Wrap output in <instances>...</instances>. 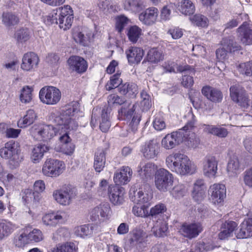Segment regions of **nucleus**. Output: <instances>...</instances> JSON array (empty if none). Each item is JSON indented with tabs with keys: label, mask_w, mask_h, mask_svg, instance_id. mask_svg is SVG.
<instances>
[{
	"label": "nucleus",
	"mask_w": 252,
	"mask_h": 252,
	"mask_svg": "<svg viewBox=\"0 0 252 252\" xmlns=\"http://www.w3.org/2000/svg\"><path fill=\"white\" fill-rule=\"evenodd\" d=\"M80 111V105L78 101H72L66 104L62 110L60 115L55 117V124L62 126V129L74 130L78 126V124L72 117Z\"/></svg>",
	"instance_id": "obj_1"
},
{
	"label": "nucleus",
	"mask_w": 252,
	"mask_h": 252,
	"mask_svg": "<svg viewBox=\"0 0 252 252\" xmlns=\"http://www.w3.org/2000/svg\"><path fill=\"white\" fill-rule=\"evenodd\" d=\"M166 163L168 168L172 172L185 175L191 173L192 163L185 155L176 153L166 158Z\"/></svg>",
	"instance_id": "obj_2"
},
{
	"label": "nucleus",
	"mask_w": 252,
	"mask_h": 252,
	"mask_svg": "<svg viewBox=\"0 0 252 252\" xmlns=\"http://www.w3.org/2000/svg\"><path fill=\"white\" fill-rule=\"evenodd\" d=\"M73 20V11L68 5L53 10L48 18L51 24H59L60 28L63 30L71 27Z\"/></svg>",
	"instance_id": "obj_3"
},
{
	"label": "nucleus",
	"mask_w": 252,
	"mask_h": 252,
	"mask_svg": "<svg viewBox=\"0 0 252 252\" xmlns=\"http://www.w3.org/2000/svg\"><path fill=\"white\" fill-rule=\"evenodd\" d=\"M62 129V126L55 127L51 125H34L30 128L31 135L37 140L47 141L52 138Z\"/></svg>",
	"instance_id": "obj_4"
},
{
	"label": "nucleus",
	"mask_w": 252,
	"mask_h": 252,
	"mask_svg": "<svg viewBox=\"0 0 252 252\" xmlns=\"http://www.w3.org/2000/svg\"><path fill=\"white\" fill-rule=\"evenodd\" d=\"M173 176L167 170L160 168L156 172L155 184L157 189L160 191L166 192L173 186Z\"/></svg>",
	"instance_id": "obj_5"
},
{
	"label": "nucleus",
	"mask_w": 252,
	"mask_h": 252,
	"mask_svg": "<svg viewBox=\"0 0 252 252\" xmlns=\"http://www.w3.org/2000/svg\"><path fill=\"white\" fill-rule=\"evenodd\" d=\"M64 164L62 161L49 158L44 162L42 172L47 177H57L64 171Z\"/></svg>",
	"instance_id": "obj_6"
},
{
	"label": "nucleus",
	"mask_w": 252,
	"mask_h": 252,
	"mask_svg": "<svg viewBox=\"0 0 252 252\" xmlns=\"http://www.w3.org/2000/svg\"><path fill=\"white\" fill-rule=\"evenodd\" d=\"M39 98L46 104H56L61 99V92L59 89L53 86H45L40 91Z\"/></svg>",
	"instance_id": "obj_7"
},
{
	"label": "nucleus",
	"mask_w": 252,
	"mask_h": 252,
	"mask_svg": "<svg viewBox=\"0 0 252 252\" xmlns=\"http://www.w3.org/2000/svg\"><path fill=\"white\" fill-rule=\"evenodd\" d=\"M107 99L108 103L110 106L115 104L118 105H123L121 109L118 111L119 119L120 117L122 119V117L123 116H126L127 118H131L133 115L135 107H136L135 104L133 105L131 108H129V103L126 102L124 99L115 94L109 95Z\"/></svg>",
	"instance_id": "obj_8"
},
{
	"label": "nucleus",
	"mask_w": 252,
	"mask_h": 252,
	"mask_svg": "<svg viewBox=\"0 0 252 252\" xmlns=\"http://www.w3.org/2000/svg\"><path fill=\"white\" fill-rule=\"evenodd\" d=\"M76 195V189L71 186H64L53 192L54 199L63 205H69Z\"/></svg>",
	"instance_id": "obj_9"
},
{
	"label": "nucleus",
	"mask_w": 252,
	"mask_h": 252,
	"mask_svg": "<svg viewBox=\"0 0 252 252\" xmlns=\"http://www.w3.org/2000/svg\"><path fill=\"white\" fill-rule=\"evenodd\" d=\"M193 121L188 122L182 128L184 130L183 142L189 148H195L200 143V140L194 132L191 130L194 126Z\"/></svg>",
	"instance_id": "obj_10"
},
{
	"label": "nucleus",
	"mask_w": 252,
	"mask_h": 252,
	"mask_svg": "<svg viewBox=\"0 0 252 252\" xmlns=\"http://www.w3.org/2000/svg\"><path fill=\"white\" fill-rule=\"evenodd\" d=\"M184 130L179 129L167 134L161 141L162 146L166 149H172L183 142Z\"/></svg>",
	"instance_id": "obj_11"
},
{
	"label": "nucleus",
	"mask_w": 252,
	"mask_h": 252,
	"mask_svg": "<svg viewBox=\"0 0 252 252\" xmlns=\"http://www.w3.org/2000/svg\"><path fill=\"white\" fill-rule=\"evenodd\" d=\"M129 198L134 203L143 204L147 203L152 198L151 193H147L142 188L136 189L132 187L129 192Z\"/></svg>",
	"instance_id": "obj_12"
},
{
	"label": "nucleus",
	"mask_w": 252,
	"mask_h": 252,
	"mask_svg": "<svg viewBox=\"0 0 252 252\" xmlns=\"http://www.w3.org/2000/svg\"><path fill=\"white\" fill-rule=\"evenodd\" d=\"M125 189L117 185L108 187L107 194L110 202L115 205H121L124 202Z\"/></svg>",
	"instance_id": "obj_13"
},
{
	"label": "nucleus",
	"mask_w": 252,
	"mask_h": 252,
	"mask_svg": "<svg viewBox=\"0 0 252 252\" xmlns=\"http://www.w3.org/2000/svg\"><path fill=\"white\" fill-rule=\"evenodd\" d=\"M218 160L214 156H209L203 161V172L205 176L215 178L218 171Z\"/></svg>",
	"instance_id": "obj_14"
},
{
	"label": "nucleus",
	"mask_w": 252,
	"mask_h": 252,
	"mask_svg": "<svg viewBox=\"0 0 252 252\" xmlns=\"http://www.w3.org/2000/svg\"><path fill=\"white\" fill-rule=\"evenodd\" d=\"M209 191L210 199L214 204L218 205L223 202L226 196V189L224 185L215 184L210 186Z\"/></svg>",
	"instance_id": "obj_15"
},
{
	"label": "nucleus",
	"mask_w": 252,
	"mask_h": 252,
	"mask_svg": "<svg viewBox=\"0 0 252 252\" xmlns=\"http://www.w3.org/2000/svg\"><path fill=\"white\" fill-rule=\"evenodd\" d=\"M38 63L39 58L35 53L28 52L23 57L21 68L25 71H32L37 67Z\"/></svg>",
	"instance_id": "obj_16"
},
{
	"label": "nucleus",
	"mask_w": 252,
	"mask_h": 252,
	"mask_svg": "<svg viewBox=\"0 0 252 252\" xmlns=\"http://www.w3.org/2000/svg\"><path fill=\"white\" fill-rule=\"evenodd\" d=\"M132 173L130 167L124 166L114 174V181L117 185H126L130 181Z\"/></svg>",
	"instance_id": "obj_17"
},
{
	"label": "nucleus",
	"mask_w": 252,
	"mask_h": 252,
	"mask_svg": "<svg viewBox=\"0 0 252 252\" xmlns=\"http://www.w3.org/2000/svg\"><path fill=\"white\" fill-rule=\"evenodd\" d=\"M238 36L244 45L252 44V29L250 24L245 21L237 29Z\"/></svg>",
	"instance_id": "obj_18"
},
{
	"label": "nucleus",
	"mask_w": 252,
	"mask_h": 252,
	"mask_svg": "<svg viewBox=\"0 0 252 252\" xmlns=\"http://www.w3.org/2000/svg\"><path fill=\"white\" fill-rule=\"evenodd\" d=\"M202 231V227L200 223L194 222L185 223L180 228V232L185 237L192 239L197 237Z\"/></svg>",
	"instance_id": "obj_19"
},
{
	"label": "nucleus",
	"mask_w": 252,
	"mask_h": 252,
	"mask_svg": "<svg viewBox=\"0 0 252 252\" xmlns=\"http://www.w3.org/2000/svg\"><path fill=\"white\" fill-rule=\"evenodd\" d=\"M158 14V11L157 8L150 7L139 15V19L143 24L151 26L156 22Z\"/></svg>",
	"instance_id": "obj_20"
},
{
	"label": "nucleus",
	"mask_w": 252,
	"mask_h": 252,
	"mask_svg": "<svg viewBox=\"0 0 252 252\" xmlns=\"http://www.w3.org/2000/svg\"><path fill=\"white\" fill-rule=\"evenodd\" d=\"M67 62L70 68L79 73L84 72L88 68L87 62L80 56H71Z\"/></svg>",
	"instance_id": "obj_21"
},
{
	"label": "nucleus",
	"mask_w": 252,
	"mask_h": 252,
	"mask_svg": "<svg viewBox=\"0 0 252 252\" xmlns=\"http://www.w3.org/2000/svg\"><path fill=\"white\" fill-rule=\"evenodd\" d=\"M148 234L143 230L135 228L132 230L129 240L130 244L132 247H141L147 241Z\"/></svg>",
	"instance_id": "obj_22"
},
{
	"label": "nucleus",
	"mask_w": 252,
	"mask_h": 252,
	"mask_svg": "<svg viewBox=\"0 0 252 252\" xmlns=\"http://www.w3.org/2000/svg\"><path fill=\"white\" fill-rule=\"evenodd\" d=\"M111 208L107 202H103L94 208L90 213L91 219L95 221L99 219V216L103 218H107L110 214Z\"/></svg>",
	"instance_id": "obj_23"
},
{
	"label": "nucleus",
	"mask_w": 252,
	"mask_h": 252,
	"mask_svg": "<svg viewBox=\"0 0 252 252\" xmlns=\"http://www.w3.org/2000/svg\"><path fill=\"white\" fill-rule=\"evenodd\" d=\"M202 94L209 100L215 103L221 101L223 95L221 92L216 88L209 86H206L202 88Z\"/></svg>",
	"instance_id": "obj_24"
},
{
	"label": "nucleus",
	"mask_w": 252,
	"mask_h": 252,
	"mask_svg": "<svg viewBox=\"0 0 252 252\" xmlns=\"http://www.w3.org/2000/svg\"><path fill=\"white\" fill-rule=\"evenodd\" d=\"M159 150L158 143L156 140H152L145 143L141 151L146 158H153L157 156Z\"/></svg>",
	"instance_id": "obj_25"
},
{
	"label": "nucleus",
	"mask_w": 252,
	"mask_h": 252,
	"mask_svg": "<svg viewBox=\"0 0 252 252\" xmlns=\"http://www.w3.org/2000/svg\"><path fill=\"white\" fill-rule=\"evenodd\" d=\"M59 141L61 152L68 155L73 153L75 146L71 142V139L69 137L67 132L63 133L60 137Z\"/></svg>",
	"instance_id": "obj_26"
},
{
	"label": "nucleus",
	"mask_w": 252,
	"mask_h": 252,
	"mask_svg": "<svg viewBox=\"0 0 252 252\" xmlns=\"http://www.w3.org/2000/svg\"><path fill=\"white\" fill-rule=\"evenodd\" d=\"M106 150L98 149L94 156V168L96 172H100L103 170L106 163Z\"/></svg>",
	"instance_id": "obj_27"
},
{
	"label": "nucleus",
	"mask_w": 252,
	"mask_h": 252,
	"mask_svg": "<svg viewBox=\"0 0 252 252\" xmlns=\"http://www.w3.org/2000/svg\"><path fill=\"white\" fill-rule=\"evenodd\" d=\"M126 54L129 64H138L144 56V51L140 48L133 47L126 51Z\"/></svg>",
	"instance_id": "obj_28"
},
{
	"label": "nucleus",
	"mask_w": 252,
	"mask_h": 252,
	"mask_svg": "<svg viewBox=\"0 0 252 252\" xmlns=\"http://www.w3.org/2000/svg\"><path fill=\"white\" fill-rule=\"evenodd\" d=\"M205 190L204 181L202 179L197 180L193 185L192 197L196 201H201L205 196Z\"/></svg>",
	"instance_id": "obj_29"
},
{
	"label": "nucleus",
	"mask_w": 252,
	"mask_h": 252,
	"mask_svg": "<svg viewBox=\"0 0 252 252\" xmlns=\"http://www.w3.org/2000/svg\"><path fill=\"white\" fill-rule=\"evenodd\" d=\"M151 230L156 237H164L169 232L168 223L163 220H159L154 224Z\"/></svg>",
	"instance_id": "obj_30"
},
{
	"label": "nucleus",
	"mask_w": 252,
	"mask_h": 252,
	"mask_svg": "<svg viewBox=\"0 0 252 252\" xmlns=\"http://www.w3.org/2000/svg\"><path fill=\"white\" fill-rule=\"evenodd\" d=\"M16 225L6 220H0V240L9 236L16 229Z\"/></svg>",
	"instance_id": "obj_31"
},
{
	"label": "nucleus",
	"mask_w": 252,
	"mask_h": 252,
	"mask_svg": "<svg viewBox=\"0 0 252 252\" xmlns=\"http://www.w3.org/2000/svg\"><path fill=\"white\" fill-rule=\"evenodd\" d=\"M237 226V223L234 221H227L225 222L222 224L220 232L218 235L219 239L224 240L232 236Z\"/></svg>",
	"instance_id": "obj_32"
},
{
	"label": "nucleus",
	"mask_w": 252,
	"mask_h": 252,
	"mask_svg": "<svg viewBox=\"0 0 252 252\" xmlns=\"http://www.w3.org/2000/svg\"><path fill=\"white\" fill-rule=\"evenodd\" d=\"M240 226L237 233V238L243 239L252 236V218L244 220Z\"/></svg>",
	"instance_id": "obj_33"
},
{
	"label": "nucleus",
	"mask_w": 252,
	"mask_h": 252,
	"mask_svg": "<svg viewBox=\"0 0 252 252\" xmlns=\"http://www.w3.org/2000/svg\"><path fill=\"white\" fill-rule=\"evenodd\" d=\"M50 147L45 144H38L33 148L31 154V159L34 163H38L42 158L45 153L48 152Z\"/></svg>",
	"instance_id": "obj_34"
},
{
	"label": "nucleus",
	"mask_w": 252,
	"mask_h": 252,
	"mask_svg": "<svg viewBox=\"0 0 252 252\" xmlns=\"http://www.w3.org/2000/svg\"><path fill=\"white\" fill-rule=\"evenodd\" d=\"M63 214L59 212L46 214L42 217L43 223L46 226H55L63 219Z\"/></svg>",
	"instance_id": "obj_35"
},
{
	"label": "nucleus",
	"mask_w": 252,
	"mask_h": 252,
	"mask_svg": "<svg viewBox=\"0 0 252 252\" xmlns=\"http://www.w3.org/2000/svg\"><path fill=\"white\" fill-rule=\"evenodd\" d=\"M123 6L125 10L132 13H137L144 7L143 0H124Z\"/></svg>",
	"instance_id": "obj_36"
},
{
	"label": "nucleus",
	"mask_w": 252,
	"mask_h": 252,
	"mask_svg": "<svg viewBox=\"0 0 252 252\" xmlns=\"http://www.w3.org/2000/svg\"><path fill=\"white\" fill-rule=\"evenodd\" d=\"M119 91L122 94L133 98L138 93V87L134 83H126L119 87Z\"/></svg>",
	"instance_id": "obj_37"
},
{
	"label": "nucleus",
	"mask_w": 252,
	"mask_h": 252,
	"mask_svg": "<svg viewBox=\"0 0 252 252\" xmlns=\"http://www.w3.org/2000/svg\"><path fill=\"white\" fill-rule=\"evenodd\" d=\"M204 131L220 138H225L228 135V131L226 128L213 125H204Z\"/></svg>",
	"instance_id": "obj_38"
},
{
	"label": "nucleus",
	"mask_w": 252,
	"mask_h": 252,
	"mask_svg": "<svg viewBox=\"0 0 252 252\" xmlns=\"http://www.w3.org/2000/svg\"><path fill=\"white\" fill-rule=\"evenodd\" d=\"M15 144L12 141L5 144L4 146L0 149V156L5 159L11 158L16 154Z\"/></svg>",
	"instance_id": "obj_39"
},
{
	"label": "nucleus",
	"mask_w": 252,
	"mask_h": 252,
	"mask_svg": "<svg viewBox=\"0 0 252 252\" xmlns=\"http://www.w3.org/2000/svg\"><path fill=\"white\" fill-rule=\"evenodd\" d=\"M155 165L151 162H141L137 168V172L142 179L150 177L155 172Z\"/></svg>",
	"instance_id": "obj_40"
},
{
	"label": "nucleus",
	"mask_w": 252,
	"mask_h": 252,
	"mask_svg": "<svg viewBox=\"0 0 252 252\" xmlns=\"http://www.w3.org/2000/svg\"><path fill=\"white\" fill-rule=\"evenodd\" d=\"M178 10L183 14L190 15L195 12V6L190 0H182L178 3Z\"/></svg>",
	"instance_id": "obj_41"
},
{
	"label": "nucleus",
	"mask_w": 252,
	"mask_h": 252,
	"mask_svg": "<svg viewBox=\"0 0 252 252\" xmlns=\"http://www.w3.org/2000/svg\"><path fill=\"white\" fill-rule=\"evenodd\" d=\"M182 72V85L186 88L191 87L193 83V76L195 74V71L193 68L189 65V67L187 69L180 71Z\"/></svg>",
	"instance_id": "obj_42"
},
{
	"label": "nucleus",
	"mask_w": 252,
	"mask_h": 252,
	"mask_svg": "<svg viewBox=\"0 0 252 252\" xmlns=\"http://www.w3.org/2000/svg\"><path fill=\"white\" fill-rule=\"evenodd\" d=\"M110 111L111 108L108 107L102 110L101 120L100 122L99 127L102 132H107L110 127L111 124L109 120Z\"/></svg>",
	"instance_id": "obj_43"
},
{
	"label": "nucleus",
	"mask_w": 252,
	"mask_h": 252,
	"mask_svg": "<svg viewBox=\"0 0 252 252\" xmlns=\"http://www.w3.org/2000/svg\"><path fill=\"white\" fill-rule=\"evenodd\" d=\"M2 24L6 27L17 25L19 22V17L15 14L9 12H4L1 15Z\"/></svg>",
	"instance_id": "obj_44"
},
{
	"label": "nucleus",
	"mask_w": 252,
	"mask_h": 252,
	"mask_svg": "<svg viewBox=\"0 0 252 252\" xmlns=\"http://www.w3.org/2000/svg\"><path fill=\"white\" fill-rule=\"evenodd\" d=\"M13 37L17 43H23L30 39L31 32L27 28H21L15 32Z\"/></svg>",
	"instance_id": "obj_45"
},
{
	"label": "nucleus",
	"mask_w": 252,
	"mask_h": 252,
	"mask_svg": "<svg viewBox=\"0 0 252 252\" xmlns=\"http://www.w3.org/2000/svg\"><path fill=\"white\" fill-rule=\"evenodd\" d=\"M163 59V55L160 50L153 48L149 50L147 56V60L151 63H156Z\"/></svg>",
	"instance_id": "obj_46"
},
{
	"label": "nucleus",
	"mask_w": 252,
	"mask_h": 252,
	"mask_svg": "<svg viewBox=\"0 0 252 252\" xmlns=\"http://www.w3.org/2000/svg\"><path fill=\"white\" fill-rule=\"evenodd\" d=\"M36 117V115L33 110H29L23 119L19 121L18 125L20 127H26L32 124Z\"/></svg>",
	"instance_id": "obj_47"
},
{
	"label": "nucleus",
	"mask_w": 252,
	"mask_h": 252,
	"mask_svg": "<svg viewBox=\"0 0 252 252\" xmlns=\"http://www.w3.org/2000/svg\"><path fill=\"white\" fill-rule=\"evenodd\" d=\"M239 161L237 158H233L230 159L227 167V172L229 177L237 176L239 169Z\"/></svg>",
	"instance_id": "obj_48"
},
{
	"label": "nucleus",
	"mask_w": 252,
	"mask_h": 252,
	"mask_svg": "<svg viewBox=\"0 0 252 252\" xmlns=\"http://www.w3.org/2000/svg\"><path fill=\"white\" fill-rule=\"evenodd\" d=\"M246 93L244 88L238 84L233 85L230 88V95L233 101L238 100Z\"/></svg>",
	"instance_id": "obj_49"
},
{
	"label": "nucleus",
	"mask_w": 252,
	"mask_h": 252,
	"mask_svg": "<svg viewBox=\"0 0 252 252\" xmlns=\"http://www.w3.org/2000/svg\"><path fill=\"white\" fill-rule=\"evenodd\" d=\"M191 23L198 27H205L208 25L207 18L203 15L197 14L189 18Z\"/></svg>",
	"instance_id": "obj_50"
},
{
	"label": "nucleus",
	"mask_w": 252,
	"mask_h": 252,
	"mask_svg": "<svg viewBox=\"0 0 252 252\" xmlns=\"http://www.w3.org/2000/svg\"><path fill=\"white\" fill-rule=\"evenodd\" d=\"M222 45L230 53L238 50L240 48V46L235 41L234 38L231 37L224 38Z\"/></svg>",
	"instance_id": "obj_51"
},
{
	"label": "nucleus",
	"mask_w": 252,
	"mask_h": 252,
	"mask_svg": "<svg viewBox=\"0 0 252 252\" xmlns=\"http://www.w3.org/2000/svg\"><path fill=\"white\" fill-rule=\"evenodd\" d=\"M26 231L25 230L21 234L15 236L14 244L16 247L22 248L30 243L27 235V232H26Z\"/></svg>",
	"instance_id": "obj_52"
},
{
	"label": "nucleus",
	"mask_w": 252,
	"mask_h": 252,
	"mask_svg": "<svg viewBox=\"0 0 252 252\" xmlns=\"http://www.w3.org/2000/svg\"><path fill=\"white\" fill-rule=\"evenodd\" d=\"M141 30L137 26L131 27L127 32L128 39L133 43L137 42L141 35Z\"/></svg>",
	"instance_id": "obj_53"
},
{
	"label": "nucleus",
	"mask_w": 252,
	"mask_h": 252,
	"mask_svg": "<svg viewBox=\"0 0 252 252\" xmlns=\"http://www.w3.org/2000/svg\"><path fill=\"white\" fill-rule=\"evenodd\" d=\"M122 80L120 78V74L117 73L113 75L110 77V80L105 86L106 89L110 91L117 87L119 88L122 85L121 84Z\"/></svg>",
	"instance_id": "obj_54"
},
{
	"label": "nucleus",
	"mask_w": 252,
	"mask_h": 252,
	"mask_svg": "<svg viewBox=\"0 0 252 252\" xmlns=\"http://www.w3.org/2000/svg\"><path fill=\"white\" fill-rule=\"evenodd\" d=\"M148 208L147 204H137L133 206L132 212L137 217H146L149 216Z\"/></svg>",
	"instance_id": "obj_55"
},
{
	"label": "nucleus",
	"mask_w": 252,
	"mask_h": 252,
	"mask_svg": "<svg viewBox=\"0 0 252 252\" xmlns=\"http://www.w3.org/2000/svg\"><path fill=\"white\" fill-rule=\"evenodd\" d=\"M25 195L23 196V199L25 202H38L40 199V195L38 192H32L30 189H27L25 192Z\"/></svg>",
	"instance_id": "obj_56"
},
{
	"label": "nucleus",
	"mask_w": 252,
	"mask_h": 252,
	"mask_svg": "<svg viewBox=\"0 0 252 252\" xmlns=\"http://www.w3.org/2000/svg\"><path fill=\"white\" fill-rule=\"evenodd\" d=\"M238 69L240 73L246 76L252 75V60L245 63H242L238 66Z\"/></svg>",
	"instance_id": "obj_57"
},
{
	"label": "nucleus",
	"mask_w": 252,
	"mask_h": 252,
	"mask_svg": "<svg viewBox=\"0 0 252 252\" xmlns=\"http://www.w3.org/2000/svg\"><path fill=\"white\" fill-rule=\"evenodd\" d=\"M189 67V65H178L177 63L174 62L165 63L164 68L166 70L169 72H176L177 71H183Z\"/></svg>",
	"instance_id": "obj_58"
},
{
	"label": "nucleus",
	"mask_w": 252,
	"mask_h": 252,
	"mask_svg": "<svg viewBox=\"0 0 252 252\" xmlns=\"http://www.w3.org/2000/svg\"><path fill=\"white\" fill-rule=\"evenodd\" d=\"M187 192L184 185L179 184L175 186L170 191L171 194L176 198H180L184 196Z\"/></svg>",
	"instance_id": "obj_59"
},
{
	"label": "nucleus",
	"mask_w": 252,
	"mask_h": 252,
	"mask_svg": "<svg viewBox=\"0 0 252 252\" xmlns=\"http://www.w3.org/2000/svg\"><path fill=\"white\" fill-rule=\"evenodd\" d=\"M32 90L28 86L24 87L20 94V100L23 103H28L32 99Z\"/></svg>",
	"instance_id": "obj_60"
},
{
	"label": "nucleus",
	"mask_w": 252,
	"mask_h": 252,
	"mask_svg": "<svg viewBox=\"0 0 252 252\" xmlns=\"http://www.w3.org/2000/svg\"><path fill=\"white\" fill-rule=\"evenodd\" d=\"M27 235L29 242L31 241L38 242L41 241L43 238L42 232L37 229H34L32 231L27 233Z\"/></svg>",
	"instance_id": "obj_61"
},
{
	"label": "nucleus",
	"mask_w": 252,
	"mask_h": 252,
	"mask_svg": "<svg viewBox=\"0 0 252 252\" xmlns=\"http://www.w3.org/2000/svg\"><path fill=\"white\" fill-rule=\"evenodd\" d=\"M75 250V245L73 243H66L64 244L59 245L54 251L57 252H74Z\"/></svg>",
	"instance_id": "obj_62"
},
{
	"label": "nucleus",
	"mask_w": 252,
	"mask_h": 252,
	"mask_svg": "<svg viewBox=\"0 0 252 252\" xmlns=\"http://www.w3.org/2000/svg\"><path fill=\"white\" fill-rule=\"evenodd\" d=\"M141 97L142 100L141 102V105L143 107V110H147L149 109L151 106L150 99V96L148 93L143 90L140 93Z\"/></svg>",
	"instance_id": "obj_63"
},
{
	"label": "nucleus",
	"mask_w": 252,
	"mask_h": 252,
	"mask_svg": "<svg viewBox=\"0 0 252 252\" xmlns=\"http://www.w3.org/2000/svg\"><path fill=\"white\" fill-rule=\"evenodd\" d=\"M166 210V207L163 204H158L151 209L149 216H156L164 213Z\"/></svg>",
	"instance_id": "obj_64"
}]
</instances>
